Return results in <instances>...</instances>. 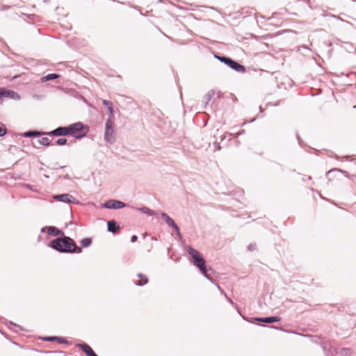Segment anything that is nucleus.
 <instances>
[{"label": "nucleus", "mask_w": 356, "mask_h": 356, "mask_svg": "<svg viewBox=\"0 0 356 356\" xmlns=\"http://www.w3.org/2000/svg\"><path fill=\"white\" fill-rule=\"evenodd\" d=\"M62 238L52 240L48 245L52 249L61 253H81L82 248L78 247L74 240L65 234Z\"/></svg>", "instance_id": "nucleus-1"}, {"label": "nucleus", "mask_w": 356, "mask_h": 356, "mask_svg": "<svg viewBox=\"0 0 356 356\" xmlns=\"http://www.w3.org/2000/svg\"><path fill=\"white\" fill-rule=\"evenodd\" d=\"M188 253L193 259V264L197 267L200 272L210 282H213V275L215 270L211 268H207L206 261L202 255L191 246L188 247Z\"/></svg>", "instance_id": "nucleus-2"}, {"label": "nucleus", "mask_w": 356, "mask_h": 356, "mask_svg": "<svg viewBox=\"0 0 356 356\" xmlns=\"http://www.w3.org/2000/svg\"><path fill=\"white\" fill-rule=\"evenodd\" d=\"M69 135L76 139L86 136L88 132V127L81 122L73 123L68 126Z\"/></svg>", "instance_id": "nucleus-3"}, {"label": "nucleus", "mask_w": 356, "mask_h": 356, "mask_svg": "<svg viewBox=\"0 0 356 356\" xmlns=\"http://www.w3.org/2000/svg\"><path fill=\"white\" fill-rule=\"evenodd\" d=\"M214 56L221 63H225L226 65L229 66L231 69L235 70L237 72L244 73L246 71L245 67L243 65L229 57L219 56L217 54H216Z\"/></svg>", "instance_id": "nucleus-4"}, {"label": "nucleus", "mask_w": 356, "mask_h": 356, "mask_svg": "<svg viewBox=\"0 0 356 356\" xmlns=\"http://www.w3.org/2000/svg\"><path fill=\"white\" fill-rule=\"evenodd\" d=\"M125 206L126 204L123 202L115 200H108L103 205L104 207L109 209H120Z\"/></svg>", "instance_id": "nucleus-5"}, {"label": "nucleus", "mask_w": 356, "mask_h": 356, "mask_svg": "<svg viewBox=\"0 0 356 356\" xmlns=\"http://www.w3.org/2000/svg\"><path fill=\"white\" fill-rule=\"evenodd\" d=\"M48 136H65L69 135L68 127H58L51 131L46 133Z\"/></svg>", "instance_id": "nucleus-6"}, {"label": "nucleus", "mask_w": 356, "mask_h": 356, "mask_svg": "<svg viewBox=\"0 0 356 356\" xmlns=\"http://www.w3.org/2000/svg\"><path fill=\"white\" fill-rule=\"evenodd\" d=\"M41 232H47L48 235L58 236H63L64 232L54 226H47L41 229Z\"/></svg>", "instance_id": "nucleus-7"}, {"label": "nucleus", "mask_w": 356, "mask_h": 356, "mask_svg": "<svg viewBox=\"0 0 356 356\" xmlns=\"http://www.w3.org/2000/svg\"><path fill=\"white\" fill-rule=\"evenodd\" d=\"M54 198L56 200L65 203H72L75 201L74 197L72 195L67 193L56 195L54 196Z\"/></svg>", "instance_id": "nucleus-8"}, {"label": "nucleus", "mask_w": 356, "mask_h": 356, "mask_svg": "<svg viewBox=\"0 0 356 356\" xmlns=\"http://www.w3.org/2000/svg\"><path fill=\"white\" fill-rule=\"evenodd\" d=\"M76 346L81 348L87 356H98L92 350V348L86 343H78Z\"/></svg>", "instance_id": "nucleus-9"}, {"label": "nucleus", "mask_w": 356, "mask_h": 356, "mask_svg": "<svg viewBox=\"0 0 356 356\" xmlns=\"http://www.w3.org/2000/svg\"><path fill=\"white\" fill-rule=\"evenodd\" d=\"M104 139L106 143L109 144H113L115 141L114 130H105Z\"/></svg>", "instance_id": "nucleus-10"}, {"label": "nucleus", "mask_w": 356, "mask_h": 356, "mask_svg": "<svg viewBox=\"0 0 356 356\" xmlns=\"http://www.w3.org/2000/svg\"><path fill=\"white\" fill-rule=\"evenodd\" d=\"M107 229L108 232L115 234L120 229V226L115 220H111L107 222Z\"/></svg>", "instance_id": "nucleus-11"}, {"label": "nucleus", "mask_w": 356, "mask_h": 356, "mask_svg": "<svg viewBox=\"0 0 356 356\" xmlns=\"http://www.w3.org/2000/svg\"><path fill=\"white\" fill-rule=\"evenodd\" d=\"M257 321L265 323H273L275 322H278L281 320L279 316H269V317H264V318H257Z\"/></svg>", "instance_id": "nucleus-12"}, {"label": "nucleus", "mask_w": 356, "mask_h": 356, "mask_svg": "<svg viewBox=\"0 0 356 356\" xmlns=\"http://www.w3.org/2000/svg\"><path fill=\"white\" fill-rule=\"evenodd\" d=\"M42 340L46 341H58L59 343H67V341L65 338L59 337H45L42 338Z\"/></svg>", "instance_id": "nucleus-13"}, {"label": "nucleus", "mask_w": 356, "mask_h": 356, "mask_svg": "<svg viewBox=\"0 0 356 356\" xmlns=\"http://www.w3.org/2000/svg\"><path fill=\"white\" fill-rule=\"evenodd\" d=\"M214 94L215 91L213 90H211L204 96L202 101L204 104V107H206L208 105L209 102L211 101Z\"/></svg>", "instance_id": "nucleus-14"}, {"label": "nucleus", "mask_w": 356, "mask_h": 356, "mask_svg": "<svg viewBox=\"0 0 356 356\" xmlns=\"http://www.w3.org/2000/svg\"><path fill=\"white\" fill-rule=\"evenodd\" d=\"M137 277L140 279V281L136 282V285L137 286H143L146 284L148 282V278L146 275H143V273H138Z\"/></svg>", "instance_id": "nucleus-15"}, {"label": "nucleus", "mask_w": 356, "mask_h": 356, "mask_svg": "<svg viewBox=\"0 0 356 356\" xmlns=\"http://www.w3.org/2000/svg\"><path fill=\"white\" fill-rule=\"evenodd\" d=\"M102 104L104 106H105L109 112V116L111 118L113 117V103L111 101L104 99L102 101Z\"/></svg>", "instance_id": "nucleus-16"}, {"label": "nucleus", "mask_w": 356, "mask_h": 356, "mask_svg": "<svg viewBox=\"0 0 356 356\" xmlns=\"http://www.w3.org/2000/svg\"><path fill=\"white\" fill-rule=\"evenodd\" d=\"M41 135H47L46 133H42L37 131H29L23 134V136L26 138L40 136Z\"/></svg>", "instance_id": "nucleus-17"}, {"label": "nucleus", "mask_w": 356, "mask_h": 356, "mask_svg": "<svg viewBox=\"0 0 356 356\" xmlns=\"http://www.w3.org/2000/svg\"><path fill=\"white\" fill-rule=\"evenodd\" d=\"M161 216L169 227H171L172 225H175V221L173 220V219H172L167 213L162 212L161 213Z\"/></svg>", "instance_id": "nucleus-18"}, {"label": "nucleus", "mask_w": 356, "mask_h": 356, "mask_svg": "<svg viewBox=\"0 0 356 356\" xmlns=\"http://www.w3.org/2000/svg\"><path fill=\"white\" fill-rule=\"evenodd\" d=\"M59 77V75L57 74H49L41 78L42 82H45L51 80L56 79Z\"/></svg>", "instance_id": "nucleus-19"}, {"label": "nucleus", "mask_w": 356, "mask_h": 356, "mask_svg": "<svg viewBox=\"0 0 356 356\" xmlns=\"http://www.w3.org/2000/svg\"><path fill=\"white\" fill-rule=\"evenodd\" d=\"M138 210L140 211L143 213H145L148 216H153L155 214V212L153 210H151L150 209H149L148 207H146L139 208V209H138Z\"/></svg>", "instance_id": "nucleus-20"}, {"label": "nucleus", "mask_w": 356, "mask_h": 356, "mask_svg": "<svg viewBox=\"0 0 356 356\" xmlns=\"http://www.w3.org/2000/svg\"><path fill=\"white\" fill-rule=\"evenodd\" d=\"M92 243V239L90 238H84L81 241V248H87Z\"/></svg>", "instance_id": "nucleus-21"}, {"label": "nucleus", "mask_w": 356, "mask_h": 356, "mask_svg": "<svg viewBox=\"0 0 356 356\" xmlns=\"http://www.w3.org/2000/svg\"><path fill=\"white\" fill-rule=\"evenodd\" d=\"M111 118L110 116H109V118L106 120V123H105V130H114L113 129V122L111 120Z\"/></svg>", "instance_id": "nucleus-22"}, {"label": "nucleus", "mask_w": 356, "mask_h": 356, "mask_svg": "<svg viewBox=\"0 0 356 356\" xmlns=\"http://www.w3.org/2000/svg\"><path fill=\"white\" fill-rule=\"evenodd\" d=\"M38 143L44 146H49L51 145L50 140L47 137H42L38 140Z\"/></svg>", "instance_id": "nucleus-23"}, {"label": "nucleus", "mask_w": 356, "mask_h": 356, "mask_svg": "<svg viewBox=\"0 0 356 356\" xmlns=\"http://www.w3.org/2000/svg\"><path fill=\"white\" fill-rule=\"evenodd\" d=\"M6 134V129L4 125L0 122V137L3 136Z\"/></svg>", "instance_id": "nucleus-24"}, {"label": "nucleus", "mask_w": 356, "mask_h": 356, "mask_svg": "<svg viewBox=\"0 0 356 356\" xmlns=\"http://www.w3.org/2000/svg\"><path fill=\"white\" fill-rule=\"evenodd\" d=\"M341 353L344 355H348L351 353V349L348 348H343L341 350Z\"/></svg>", "instance_id": "nucleus-25"}, {"label": "nucleus", "mask_w": 356, "mask_h": 356, "mask_svg": "<svg viewBox=\"0 0 356 356\" xmlns=\"http://www.w3.org/2000/svg\"><path fill=\"white\" fill-rule=\"evenodd\" d=\"M56 143L58 145H64L67 143L66 138H59L56 140Z\"/></svg>", "instance_id": "nucleus-26"}, {"label": "nucleus", "mask_w": 356, "mask_h": 356, "mask_svg": "<svg viewBox=\"0 0 356 356\" xmlns=\"http://www.w3.org/2000/svg\"><path fill=\"white\" fill-rule=\"evenodd\" d=\"M176 232L177 234L181 237V233H180V231H179V227L177 226V225L175 222V225H172L171 226Z\"/></svg>", "instance_id": "nucleus-27"}, {"label": "nucleus", "mask_w": 356, "mask_h": 356, "mask_svg": "<svg viewBox=\"0 0 356 356\" xmlns=\"http://www.w3.org/2000/svg\"><path fill=\"white\" fill-rule=\"evenodd\" d=\"M256 249V244H250L248 245L249 250H254Z\"/></svg>", "instance_id": "nucleus-28"}, {"label": "nucleus", "mask_w": 356, "mask_h": 356, "mask_svg": "<svg viewBox=\"0 0 356 356\" xmlns=\"http://www.w3.org/2000/svg\"><path fill=\"white\" fill-rule=\"evenodd\" d=\"M138 239V237L136 235H133L131 237V243H134L137 241Z\"/></svg>", "instance_id": "nucleus-29"}, {"label": "nucleus", "mask_w": 356, "mask_h": 356, "mask_svg": "<svg viewBox=\"0 0 356 356\" xmlns=\"http://www.w3.org/2000/svg\"><path fill=\"white\" fill-rule=\"evenodd\" d=\"M225 296H226V298H227V299L228 300V301H229V302L232 303V300H231L230 298H229L226 296V294H225Z\"/></svg>", "instance_id": "nucleus-30"}, {"label": "nucleus", "mask_w": 356, "mask_h": 356, "mask_svg": "<svg viewBox=\"0 0 356 356\" xmlns=\"http://www.w3.org/2000/svg\"><path fill=\"white\" fill-rule=\"evenodd\" d=\"M10 324H11V325H15V326H17L15 323H13V322H11V321H10Z\"/></svg>", "instance_id": "nucleus-31"}, {"label": "nucleus", "mask_w": 356, "mask_h": 356, "mask_svg": "<svg viewBox=\"0 0 356 356\" xmlns=\"http://www.w3.org/2000/svg\"><path fill=\"white\" fill-rule=\"evenodd\" d=\"M243 133H244V130H243L241 132H240V133L237 134V135H239V134H243Z\"/></svg>", "instance_id": "nucleus-32"}, {"label": "nucleus", "mask_w": 356, "mask_h": 356, "mask_svg": "<svg viewBox=\"0 0 356 356\" xmlns=\"http://www.w3.org/2000/svg\"><path fill=\"white\" fill-rule=\"evenodd\" d=\"M217 148H218V149H220V146L218 145V146H217Z\"/></svg>", "instance_id": "nucleus-33"}, {"label": "nucleus", "mask_w": 356, "mask_h": 356, "mask_svg": "<svg viewBox=\"0 0 356 356\" xmlns=\"http://www.w3.org/2000/svg\"><path fill=\"white\" fill-rule=\"evenodd\" d=\"M216 285H217L218 288L220 290V286H219V285H218V284H216Z\"/></svg>", "instance_id": "nucleus-34"}, {"label": "nucleus", "mask_w": 356, "mask_h": 356, "mask_svg": "<svg viewBox=\"0 0 356 356\" xmlns=\"http://www.w3.org/2000/svg\"><path fill=\"white\" fill-rule=\"evenodd\" d=\"M297 138H298V140H300V138H299V136H298V135H297Z\"/></svg>", "instance_id": "nucleus-35"}]
</instances>
